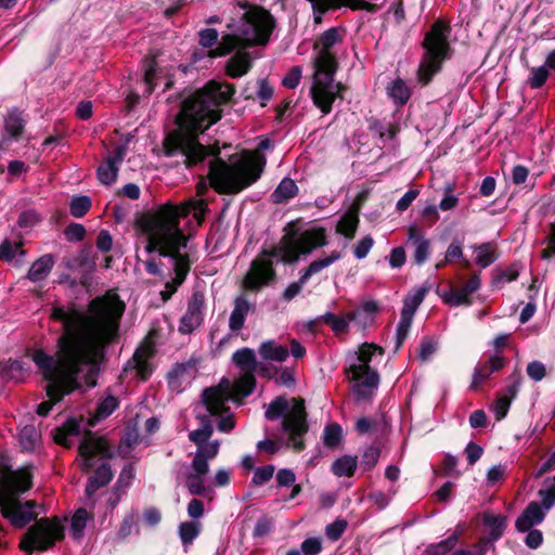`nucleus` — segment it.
Instances as JSON below:
<instances>
[{"mask_svg":"<svg viewBox=\"0 0 555 555\" xmlns=\"http://www.w3.org/2000/svg\"><path fill=\"white\" fill-rule=\"evenodd\" d=\"M209 470H198L196 468H192V470L185 477V487L189 492L193 495H205L207 492V487L204 483V477L208 474Z\"/></svg>","mask_w":555,"mask_h":555,"instance_id":"31","label":"nucleus"},{"mask_svg":"<svg viewBox=\"0 0 555 555\" xmlns=\"http://www.w3.org/2000/svg\"><path fill=\"white\" fill-rule=\"evenodd\" d=\"M550 76V72L545 66L532 67L528 77V85L532 89L541 88Z\"/></svg>","mask_w":555,"mask_h":555,"instance_id":"48","label":"nucleus"},{"mask_svg":"<svg viewBox=\"0 0 555 555\" xmlns=\"http://www.w3.org/2000/svg\"><path fill=\"white\" fill-rule=\"evenodd\" d=\"M341 427L338 424H330L324 428L323 441L331 449L338 447L341 440Z\"/></svg>","mask_w":555,"mask_h":555,"instance_id":"43","label":"nucleus"},{"mask_svg":"<svg viewBox=\"0 0 555 555\" xmlns=\"http://www.w3.org/2000/svg\"><path fill=\"white\" fill-rule=\"evenodd\" d=\"M126 152L125 145L117 146L105 163L98 168V178L103 184L109 185L116 181L118 165L124 160Z\"/></svg>","mask_w":555,"mask_h":555,"instance_id":"16","label":"nucleus"},{"mask_svg":"<svg viewBox=\"0 0 555 555\" xmlns=\"http://www.w3.org/2000/svg\"><path fill=\"white\" fill-rule=\"evenodd\" d=\"M357 468V457L345 455L333 463L332 470L338 476H353Z\"/></svg>","mask_w":555,"mask_h":555,"instance_id":"34","label":"nucleus"},{"mask_svg":"<svg viewBox=\"0 0 555 555\" xmlns=\"http://www.w3.org/2000/svg\"><path fill=\"white\" fill-rule=\"evenodd\" d=\"M199 533V524L185 521L179 526V535L183 544H190Z\"/></svg>","mask_w":555,"mask_h":555,"instance_id":"47","label":"nucleus"},{"mask_svg":"<svg viewBox=\"0 0 555 555\" xmlns=\"http://www.w3.org/2000/svg\"><path fill=\"white\" fill-rule=\"evenodd\" d=\"M199 36V44L203 48H212L219 38V34L215 28H206L202 29L198 33Z\"/></svg>","mask_w":555,"mask_h":555,"instance_id":"56","label":"nucleus"},{"mask_svg":"<svg viewBox=\"0 0 555 555\" xmlns=\"http://www.w3.org/2000/svg\"><path fill=\"white\" fill-rule=\"evenodd\" d=\"M292 408L284 397H276L267 408L264 416L275 421L283 415L282 428L288 434V443L296 451L305 448L302 437L308 431L307 414L302 399H292Z\"/></svg>","mask_w":555,"mask_h":555,"instance_id":"10","label":"nucleus"},{"mask_svg":"<svg viewBox=\"0 0 555 555\" xmlns=\"http://www.w3.org/2000/svg\"><path fill=\"white\" fill-rule=\"evenodd\" d=\"M256 386L255 373H242L233 384L223 378L218 386L203 392V402L210 416L217 417V428L230 433L235 427L234 415L225 403L234 397L250 395Z\"/></svg>","mask_w":555,"mask_h":555,"instance_id":"8","label":"nucleus"},{"mask_svg":"<svg viewBox=\"0 0 555 555\" xmlns=\"http://www.w3.org/2000/svg\"><path fill=\"white\" fill-rule=\"evenodd\" d=\"M113 478V472L111 466L103 462L95 470V473L89 477L88 483L86 486V494L91 496L93 493L98 491L101 487H104L109 483Z\"/></svg>","mask_w":555,"mask_h":555,"instance_id":"23","label":"nucleus"},{"mask_svg":"<svg viewBox=\"0 0 555 555\" xmlns=\"http://www.w3.org/2000/svg\"><path fill=\"white\" fill-rule=\"evenodd\" d=\"M379 459V450L375 447H369L364 450L361 460V466L370 470L373 468Z\"/></svg>","mask_w":555,"mask_h":555,"instance_id":"53","label":"nucleus"},{"mask_svg":"<svg viewBox=\"0 0 555 555\" xmlns=\"http://www.w3.org/2000/svg\"><path fill=\"white\" fill-rule=\"evenodd\" d=\"M504 363L505 358L495 354L491 357L487 362L478 364L474 372L470 389L476 390L479 385H481L491 376V374L501 370L504 366Z\"/></svg>","mask_w":555,"mask_h":555,"instance_id":"20","label":"nucleus"},{"mask_svg":"<svg viewBox=\"0 0 555 555\" xmlns=\"http://www.w3.org/2000/svg\"><path fill=\"white\" fill-rule=\"evenodd\" d=\"M80 434V425L75 420L67 421L62 427L57 428L54 435V441L65 448H72L73 442L70 441L72 436H78Z\"/></svg>","mask_w":555,"mask_h":555,"instance_id":"30","label":"nucleus"},{"mask_svg":"<svg viewBox=\"0 0 555 555\" xmlns=\"http://www.w3.org/2000/svg\"><path fill=\"white\" fill-rule=\"evenodd\" d=\"M86 234V229L82 224L72 223L65 230V235L69 241H82Z\"/></svg>","mask_w":555,"mask_h":555,"instance_id":"62","label":"nucleus"},{"mask_svg":"<svg viewBox=\"0 0 555 555\" xmlns=\"http://www.w3.org/2000/svg\"><path fill=\"white\" fill-rule=\"evenodd\" d=\"M285 234L271 249H263L259 257L253 260L243 280V286L249 291H259L268 285L275 276L271 257H280L285 263L298 261L300 256L311 254L315 248L327 244L325 230L312 228L298 232L294 222L287 223Z\"/></svg>","mask_w":555,"mask_h":555,"instance_id":"5","label":"nucleus"},{"mask_svg":"<svg viewBox=\"0 0 555 555\" xmlns=\"http://www.w3.org/2000/svg\"><path fill=\"white\" fill-rule=\"evenodd\" d=\"M341 255L337 250H333L328 256L313 260L301 273V282H307L312 275L319 273L323 269L340 259Z\"/></svg>","mask_w":555,"mask_h":555,"instance_id":"29","label":"nucleus"},{"mask_svg":"<svg viewBox=\"0 0 555 555\" xmlns=\"http://www.w3.org/2000/svg\"><path fill=\"white\" fill-rule=\"evenodd\" d=\"M411 324H412L411 319H408V318L405 319L404 317H400V322L397 326V332H396V346H395L396 351L402 346L404 339L406 338L408 333L411 327Z\"/></svg>","mask_w":555,"mask_h":555,"instance_id":"52","label":"nucleus"},{"mask_svg":"<svg viewBox=\"0 0 555 555\" xmlns=\"http://www.w3.org/2000/svg\"><path fill=\"white\" fill-rule=\"evenodd\" d=\"M347 528L346 520H336L326 527V535L332 541H337Z\"/></svg>","mask_w":555,"mask_h":555,"instance_id":"59","label":"nucleus"},{"mask_svg":"<svg viewBox=\"0 0 555 555\" xmlns=\"http://www.w3.org/2000/svg\"><path fill=\"white\" fill-rule=\"evenodd\" d=\"M64 528L57 518H41L30 526L21 541L24 551H46L63 539Z\"/></svg>","mask_w":555,"mask_h":555,"instance_id":"12","label":"nucleus"},{"mask_svg":"<svg viewBox=\"0 0 555 555\" xmlns=\"http://www.w3.org/2000/svg\"><path fill=\"white\" fill-rule=\"evenodd\" d=\"M526 371L528 376L534 382L542 380L546 375V367L540 361L529 362Z\"/></svg>","mask_w":555,"mask_h":555,"instance_id":"55","label":"nucleus"},{"mask_svg":"<svg viewBox=\"0 0 555 555\" xmlns=\"http://www.w3.org/2000/svg\"><path fill=\"white\" fill-rule=\"evenodd\" d=\"M53 266V257L49 254L43 255L31 264L27 273V279L35 283L42 281L49 275Z\"/></svg>","mask_w":555,"mask_h":555,"instance_id":"26","label":"nucleus"},{"mask_svg":"<svg viewBox=\"0 0 555 555\" xmlns=\"http://www.w3.org/2000/svg\"><path fill=\"white\" fill-rule=\"evenodd\" d=\"M298 188L296 183L289 179L284 178L271 195L274 204H282L296 196Z\"/></svg>","mask_w":555,"mask_h":555,"instance_id":"32","label":"nucleus"},{"mask_svg":"<svg viewBox=\"0 0 555 555\" xmlns=\"http://www.w3.org/2000/svg\"><path fill=\"white\" fill-rule=\"evenodd\" d=\"M459 540V533L454 532L446 540L440 541L439 543L431 544L426 548V553L428 555H444L449 551H451Z\"/></svg>","mask_w":555,"mask_h":555,"instance_id":"40","label":"nucleus"},{"mask_svg":"<svg viewBox=\"0 0 555 555\" xmlns=\"http://www.w3.org/2000/svg\"><path fill=\"white\" fill-rule=\"evenodd\" d=\"M194 374L195 366L193 364L186 363L176 365L168 375L171 380L183 382L193 378Z\"/></svg>","mask_w":555,"mask_h":555,"instance_id":"49","label":"nucleus"},{"mask_svg":"<svg viewBox=\"0 0 555 555\" xmlns=\"http://www.w3.org/2000/svg\"><path fill=\"white\" fill-rule=\"evenodd\" d=\"M496 256L494 254V249L489 243L482 244L477 248L476 262L481 268H487L494 262Z\"/></svg>","mask_w":555,"mask_h":555,"instance_id":"50","label":"nucleus"},{"mask_svg":"<svg viewBox=\"0 0 555 555\" xmlns=\"http://www.w3.org/2000/svg\"><path fill=\"white\" fill-rule=\"evenodd\" d=\"M274 470H275V468L273 465H266V466L258 467L255 470V475L253 477V482L257 486H260V485L269 481L272 478Z\"/></svg>","mask_w":555,"mask_h":555,"instance_id":"57","label":"nucleus"},{"mask_svg":"<svg viewBox=\"0 0 555 555\" xmlns=\"http://www.w3.org/2000/svg\"><path fill=\"white\" fill-rule=\"evenodd\" d=\"M124 311L125 304L112 292L92 299L87 311L75 306L52 308L51 319L62 323L55 352L35 350L31 354L39 373L48 382L49 400L37 408L40 416L48 415L55 403L83 384L88 387L96 385L105 349L117 336Z\"/></svg>","mask_w":555,"mask_h":555,"instance_id":"1","label":"nucleus"},{"mask_svg":"<svg viewBox=\"0 0 555 555\" xmlns=\"http://www.w3.org/2000/svg\"><path fill=\"white\" fill-rule=\"evenodd\" d=\"M425 294L426 289L421 288L412 296L405 298L403 308L401 310V317L413 320L414 313L424 300Z\"/></svg>","mask_w":555,"mask_h":555,"instance_id":"36","label":"nucleus"},{"mask_svg":"<svg viewBox=\"0 0 555 555\" xmlns=\"http://www.w3.org/2000/svg\"><path fill=\"white\" fill-rule=\"evenodd\" d=\"M378 351L379 354L384 353L382 347L374 344H363L358 351L357 363H351L350 366H370L373 354Z\"/></svg>","mask_w":555,"mask_h":555,"instance_id":"35","label":"nucleus"},{"mask_svg":"<svg viewBox=\"0 0 555 555\" xmlns=\"http://www.w3.org/2000/svg\"><path fill=\"white\" fill-rule=\"evenodd\" d=\"M450 27L442 21L433 24L423 40L424 53L417 70V79L427 85L440 72L442 63L449 57L450 44L448 37Z\"/></svg>","mask_w":555,"mask_h":555,"instance_id":"9","label":"nucleus"},{"mask_svg":"<svg viewBox=\"0 0 555 555\" xmlns=\"http://www.w3.org/2000/svg\"><path fill=\"white\" fill-rule=\"evenodd\" d=\"M245 11L236 27L229 24L228 28L233 33L221 37L220 42L208 52L209 57H221L232 53L225 66L227 74L232 78H238L249 72L253 59L245 50L255 46H266L275 28V20L272 14L256 4L238 3Z\"/></svg>","mask_w":555,"mask_h":555,"instance_id":"4","label":"nucleus"},{"mask_svg":"<svg viewBox=\"0 0 555 555\" xmlns=\"http://www.w3.org/2000/svg\"><path fill=\"white\" fill-rule=\"evenodd\" d=\"M258 351L263 360L276 362H284L289 354L287 347L279 345L274 340L261 343Z\"/></svg>","mask_w":555,"mask_h":555,"instance_id":"25","label":"nucleus"},{"mask_svg":"<svg viewBox=\"0 0 555 555\" xmlns=\"http://www.w3.org/2000/svg\"><path fill=\"white\" fill-rule=\"evenodd\" d=\"M118 402L117 399L113 396L106 397L96 408L94 416L92 421H90V425H93L95 421L103 420L109 416L115 409L117 408Z\"/></svg>","mask_w":555,"mask_h":555,"instance_id":"41","label":"nucleus"},{"mask_svg":"<svg viewBox=\"0 0 555 555\" xmlns=\"http://www.w3.org/2000/svg\"><path fill=\"white\" fill-rule=\"evenodd\" d=\"M511 402V398H507V396H501L496 399L494 403V413L496 421H501L506 416Z\"/></svg>","mask_w":555,"mask_h":555,"instance_id":"60","label":"nucleus"},{"mask_svg":"<svg viewBox=\"0 0 555 555\" xmlns=\"http://www.w3.org/2000/svg\"><path fill=\"white\" fill-rule=\"evenodd\" d=\"M205 297L202 292H194L188 302V309L180 320L179 331L189 334L203 322Z\"/></svg>","mask_w":555,"mask_h":555,"instance_id":"15","label":"nucleus"},{"mask_svg":"<svg viewBox=\"0 0 555 555\" xmlns=\"http://www.w3.org/2000/svg\"><path fill=\"white\" fill-rule=\"evenodd\" d=\"M504 517L500 515H493L489 513L483 515L485 525L490 527L489 535L491 540H498L502 535L504 530Z\"/></svg>","mask_w":555,"mask_h":555,"instance_id":"39","label":"nucleus"},{"mask_svg":"<svg viewBox=\"0 0 555 555\" xmlns=\"http://www.w3.org/2000/svg\"><path fill=\"white\" fill-rule=\"evenodd\" d=\"M374 244V240L371 236H365L362 240H360L353 249V254L358 259H363L367 256L369 251L371 250L372 246Z\"/></svg>","mask_w":555,"mask_h":555,"instance_id":"58","label":"nucleus"},{"mask_svg":"<svg viewBox=\"0 0 555 555\" xmlns=\"http://www.w3.org/2000/svg\"><path fill=\"white\" fill-rule=\"evenodd\" d=\"M352 391L357 401L369 400L379 384L377 372L371 366H349Z\"/></svg>","mask_w":555,"mask_h":555,"instance_id":"14","label":"nucleus"},{"mask_svg":"<svg viewBox=\"0 0 555 555\" xmlns=\"http://www.w3.org/2000/svg\"><path fill=\"white\" fill-rule=\"evenodd\" d=\"M22 242L13 243L9 240H5L0 245V259L11 261L17 253L23 256L25 254V250L22 248Z\"/></svg>","mask_w":555,"mask_h":555,"instance_id":"46","label":"nucleus"},{"mask_svg":"<svg viewBox=\"0 0 555 555\" xmlns=\"http://www.w3.org/2000/svg\"><path fill=\"white\" fill-rule=\"evenodd\" d=\"M415 246V250H414V261L416 264H423L428 256H429V253H430V242L428 240H425V241H418Z\"/></svg>","mask_w":555,"mask_h":555,"instance_id":"54","label":"nucleus"},{"mask_svg":"<svg viewBox=\"0 0 555 555\" xmlns=\"http://www.w3.org/2000/svg\"><path fill=\"white\" fill-rule=\"evenodd\" d=\"M521 374L519 371L513 372V374L509 376L511 384L505 389V395L507 398H511V401L516 397L520 384H521Z\"/></svg>","mask_w":555,"mask_h":555,"instance_id":"61","label":"nucleus"},{"mask_svg":"<svg viewBox=\"0 0 555 555\" xmlns=\"http://www.w3.org/2000/svg\"><path fill=\"white\" fill-rule=\"evenodd\" d=\"M25 121L21 116V113L16 111H12L8 114L5 118V132L10 134L12 138H17L22 134L24 129Z\"/></svg>","mask_w":555,"mask_h":555,"instance_id":"37","label":"nucleus"},{"mask_svg":"<svg viewBox=\"0 0 555 555\" xmlns=\"http://www.w3.org/2000/svg\"><path fill=\"white\" fill-rule=\"evenodd\" d=\"M33 487V475L30 467L21 469H7L0 476V509L3 517L16 528H23L37 517L34 508L35 501L22 503L20 494L25 493Z\"/></svg>","mask_w":555,"mask_h":555,"instance_id":"6","label":"nucleus"},{"mask_svg":"<svg viewBox=\"0 0 555 555\" xmlns=\"http://www.w3.org/2000/svg\"><path fill=\"white\" fill-rule=\"evenodd\" d=\"M545 488L539 490L542 506L550 509L555 504V477L545 480Z\"/></svg>","mask_w":555,"mask_h":555,"instance_id":"45","label":"nucleus"},{"mask_svg":"<svg viewBox=\"0 0 555 555\" xmlns=\"http://www.w3.org/2000/svg\"><path fill=\"white\" fill-rule=\"evenodd\" d=\"M339 40L338 30L331 28L321 35L318 42L321 46V50L314 61L315 73L311 94L314 104L323 114L331 112L334 100L340 96V91L344 89L341 83H334V74L338 64L334 54L330 51Z\"/></svg>","mask_w":555,"mask_h":555,"instance_id":"7","label":"nucleus"},{"mask_svg":"<svg viewBox=\"0 0 555 555\" xmlns=\"http://www.w3.org/2000/svg\"><path fill=\"white\" fill-rule=\"evenodd\" d=\"M156 61L155 56L144 60V75L143 81L146 86L145 93L151 94L154 90V78L156 75Z\"/></svg>","mask_w":555,"mask_h":555,"instance_id":"44","label":"nucleus"},{"mask_svg":"<svg viewBox=\"0 0 555 555\" xmlns=\"http://www.w3.org/2000/svg\"><path fill=\"white\" fill-rule=\"evenodd\" d=\"M359 224V206L352 205L340 218L336 230L346 238H353Z\"/></svg>","mask_w":555,"mask_h":555,"instance_id":"24","label":"nucleus"},{"mask_svg":"<svg viewBox=\"0 0 555 555\" xmlns=\"http://www.w3.org/2000/svg\"><path fill=\"white\" fill-rule=\"evenodd\" d=\"M201 427L189 434V439L196 444L197 449L191 463V468L209 470L208 462L214 460L220 450V441H208L214 434L212 422L209 416H198Z\"/></svg>","mask_w":555,"mask_h":555,"instance_id":"11","label":"nucleus"},{"mask_svg":"<svg viewBox=\"0 0 555 555\" xmlns=\"http://www.w3.org/2000/svg\"><path fill=\"white\" fill-rule=\"evenodd\" d=\"M479 287L480 278L475 273L462 287L452 289L450 295L446 297V301L451 306H469L472 304L470 295L477 292Z\"/></svg>","mask_w":555,"mask_h":555,"instance_id":"19","label":"nucleus"},{"mask_svg":"<svg viewBox=\"0 0 555 555\" xmlns=\"http://www.w3.org/2000/svg\"><path fill=\"white\" fill-rule=\"evenodd\" d=\"M39 434L35 426H25L20 433V443L25 451H31L35 449Z\"/></svg>","mask_w":555,"mask_h":555,"instance_id":"42","label":"nucleus"},{"mask_svg":"<svg viewBox=\"0 0 555 555\" xmlns=\"http://www.w3.org/2000/svg\"><path fill=\"white\" fill-rule=\"evenodd\" d=\"M91 207V201L88 196H78L72 199L69 210L76 218L83 217Z\"/></svg>","mask_w":555,"mask_h":555,"instance_id":"51","label":"nucleus"},{"mask_svg":"<svg viewBox=\"0 0 555 555\" xmlns=\"http://www.w3.org/2000/svg\"><path fill=\"white\" fill-rule=\"evenodd\" d=\"M206 211L207 203L204 199H190L180 205L167 203L155 211L142 215L138 220L147 236L146 251H158L160 256L169 257L173 264L175 278L160 292L164 301L170 299L191 269L186 251L189 236L180 229V218L192 214L201 224Z\"/></svg>","mask_w":555,"mask_h":555,"instance_id":"3","label":"nucleus"},{"mask_svg":"<svg viewBox=\"0 0 555 555\" xmlns=\"http://www.w3.org/2000/svg\"><path fill=\"white\" fill-rule=\"evenodd\" d=\"M231 83L209 81L184 100L177 115V129L164 140L167 156L181 154L185 165L193 166L209 160L208 178L211 186L220 194H237L254 184L263 172L266 156L259 151H245L233 154L225 162L218 157V146H206L198 142V133L204 132L221 118V106L234 94Z\"/></svg>","mask_w":555,"mask_h":555,"instance_id":"2","label":"nucleus"},{"mask_svg":"<svg viewBox=\"0 0 555 555\" xmlns=\"http://www.w3.org/2000/svg\"><path fill=\"white\" fill-rule=\"evenodd\" d=\"M313 4V9L318 12L325 13L331 9H339L341 7H348L352 10H365L369 12H375L377 9L376 4L370 3L364 0H309Z\"/></svg>","mask_w":555,"mask_h":555,"instance_id":"18","label":"nucleus"},{"mask_svg":"<svg viewBox=\"0 0 555 555\" xmlns=\"http://www.w3.org/2000/svg\"><path fill=\"white\" fill-rule=\"evenodd\" d=\"M245 295H240L234 299V307L229 319V328L232 332H238L244 327L245 319L253 309Z\"/></svg>","mask_w":555,"mask_h":555,"instance_id":"22","label":"nucleus"},{"mask_svg":"<svg viewBox=\"0 0 555 555\" xmlns=\"http://www.w3.org/2000/svg\"><path fill=\"white\" fill-rule=\"evenodd\" d=\"M545 517L544 511L539 503L531 502L520 514L516 520V528L518 531L526 532L543 521Z\"/></svg>","mask_w":555,"mask_h":555,"instance_id":"21","label":"nucleus"},{"mask_svg":"<svg viewBox=\"0 0 555 555\" xmlns=\"http://www.w3.org/2000/svg\"><path fill=\"white\" fill-rule=\"evenodd\" d=\"M154 345L151 341L145 340L135 350L132 359L128 363V365H131L137 371V374L142 379H146L152 373L150 360L154 356Z\"/></svg>","mask_w":555,"mask_h":555,"instance_id":"17","label":"nucleus"},{"mask_svg":"<svg viewBox=\"0 0 555 555\" xmlns=\"http://www.w3.org/2000/svg\"><path fill=\"white\" fill-rule=\"evenodd\" d=\"M90 519L89 513L85 508H79L72 517L70 531L75 539H80L83 530Z\"/></svg>","mask_w":555,"mask_h":555,"instance_id":"38","label":"nucleus"},{"mask_svg":"<svg viewBox=\"0 0 555 555\" xmlns=\"http://www.w3.org/2000/svg\"><path fill=\"white\" fill-rule=\"evenodd\" d=\"M63 262L69 270L83 269L87 273H91L95 268V261L87 248L81 249L72 258H64Z\"/></svg>","mask_w":555,"mask_h":555,"instance_id":"28","label":"nucleus"},{"mask_svg":"<svg viewBox=\"0 0 555 555\" xmlns=\"http://www.w3.org/2000/svg\"><path fill=\"white\" fill-rule=\"evenodd\" d=\"M233 363L240 369L241 373H255L257 370V360L255 351L250 348H242L232 356Z\"/></svg>","mask_w":555,"mask_h":555,"instance_id":"27","label":"nucleus"},{"mask_svg":"<svg viewBox=\"0 0 555 555\" xmlns=\"http://www.w3.org/2000/svg\"><path fill=\"white\" fill-rule=\"evenodd\" d=\"M551 233L547 237V247L542 250V258L550 259L555 257V221L550 224Z\"/></svg>","mask_w":555,"mask_h":555,"instance_id":"64","label":"nucleus"},{"mask_svg":"<svg viewBox=\"0 0 555 555\" xmlns=\"http://www.w3.org/2000/svg\"><path fill=\"white\" fill-rule=\"evenodd\" d=\"M301 78V68L299 66H294L287 73V75L283 79V85L289 89H294L298 86Z\"/></svg>","mask_w":555,"mask_h":555,"instance_id":"63","label":"nucleus"},{"mask_svg":"<svg viewBox=\"0 0 555 555\" xmlns=\"http://www.w3.org/2000/svg\"><path fill=\"white\" fill-rule=\"evenodd\" d=\"M80 467L83 472L93 468L98 461L107 460L113 452L103 437H98L91 431H86L79 443Z\"/></svg>","mask_w":555,"mask_h":555,"instance_id":"13","label":"nucleus"},{"mask_svg":"<svg viewBox=\"0 0 555 555\" xmlns=\"http://www.w3.org/2000/svg\"><path fill=\"white\" fill-rule=\"evenodd\" d=\"M388 95L398 104L403 105L411 95L409 87L402 79H396L387 88Z\"/></svg>","mask_w":555,"mask_h":555,"instance_id":"33","label":"nucleus"}]
</instances>
